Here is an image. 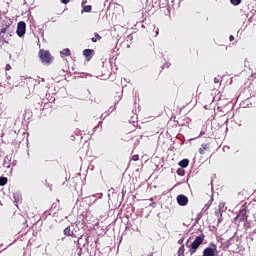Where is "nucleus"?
I'll use <instances>...</instances> for the list:
<instances>
[{
	"label": "nucleus",
	"instance_id": "obj_1",
	"mask_svg": "<svg viewBox=\"0 0 256 256\" xmlns=\"http://www.w3.org/2000/svg\"><path fill=\"white\" fill-rule=\"evenodd\" d=\"M203 241H205V234H200L196 236L194 241L189 245V240L186 242V246L188 247V253L193 256L197 253V249L203 245Z\"/></svg>",
	"mask_w": 256,
	"mask_h": 256
},
{
	"label": "nucleus",
	"instance_id": "obj_2",
	"mask_svg": "<svg viewBox=\"0 0 256 256\" xmlns=\"http://www.w3.org/2000/svg\"><path fill=\"white\" fill-rule=\"evenodd\" d=\"M38 56L40 57V61L44 65H51V63H53V56L51 55V52H49V50L41 49L38 53Z\"/></svg>",
	"mask_w": 256,
	"mask_h": 256
},
{
	"label": "nucleus",
	"instance_id": "obj_3",
	"mask_svg": "<svg viewBox=\"0 0 256 256\" xmlns=\"http://www.w3.org/2000/svg\"><path fill=\"white\" fill-rule=\"evenodd\" d=\"M26 31H27V24L25 23V21L18 22L17 30H16L18 37H23Z\"/></svg>",
	"mask_w": 256,
	"mask_h": 256
},
{
	"label": "nucleus",
	"instance_id": "obj_4",
	"mask_svg": "<svg viewBox=\"0 0 256 256\" xmlns=\"http://www.w3.org/2000/svg\"><path fill=\"white\" fill-rule=\"evenodd\" d=\"M176 199L178 205H180L181 207H185V205L189 203V198H187V196L183 194L178 195Z\"/></svg>",
	"mask_w": 256,
	"mask_h": 256
},
{
	"label": "nucleus",
	"instance_id": "obj_5",
	"mask_svg": "<svg viewBox=\"0 0 256 256\" xmlns=\"http://www.w3.org/2000/svg\"><path fill=\"white\" fill-rule=\"evenodd\" d=\"M83 55L86 57L87 61H90V59L95 55V50L85 49L83 50Z\"/></svg>",
	"mask_w": 256,
	"mask_h": 256
},
{
	"label": "nucleus",
	"instance_id": "obj_6",
	"mask_svg": "<svg viewBox=\"0 0 256 256\" xmlns=\"http://www.w3.org/2000/svg\"><path fill=\"white\" fill-rule=\"evenodd\" d=\"M249 216H247V213L244 211H241L237 216L234 218L235 220L239 219L241 223H245L247 221Z\"/></svg>",
	"mask_w": 256,
	"mask_h": 256
},
{
	"label": "nucleus",
	"instance_id": "obj_7",
	"mask_svg": "<svg viewBox=\"0 0 256 256\" xmlns=\"http://www.w3.org/2000/svg\"><path fill=\"white\" fill-rule=\"evenodd\" d=\"M217 250V248L215 247V249L211 248V247H207L203 250V254L202 256H215V251Z\"/></svg>",
	"mask_w": 256,
	"mask_h": 256
},
{
	"label": "nucleus",
	"instance_id": "obj_8",
	"mask_svg": "<svg viewBox=\"0 0 256 256\" xmlns=\"http://www.w3.org/2000/svg\"><path fill=\"white\" fill-rule=\"evenodd\" d=\"M211 147V144L210 143H204L201 145V147L199 148V154L200 155H205V151H209Z\"/></svg>",
	"mask_w": 256,
	"mask_h": 256
},
{
	"label": "nucleus",
	"instance_id": "obj_9",
	"mask_svg": "<svg viewBox=\"0 0 256 256\" xmlns=\"http://www.w3.org/2000/svg\"><path fill=\"white\" fill-rule=\"evenodd\" d=\"M63 233L64 235H66V237H75V233L73 232V230H71V226L66 227Z\"/></svg>",
	"mask_w": 256,
	"mask_h": 256
},
{
	"label": "nucleus",
	"instance_id": "obj_10",
	"mask_svg": "<svg viewBox=\"0 0 256 256\" xmlns=\"http://www.w3.org/2000/svg\"><path fill=\"white\" fill-rule=\"evenodd\" d=\"M178 165H179L180 167H182V169H185V168L189 167V159H183V160H181V161L178 163Z\"/></svg>",
	"mask_w": 256,
	"mask_h": 256
},
{
	"label": "nucleus",
	"instance_id": "obj_11",
	"mask_svg": "<svg viewBox=\"0 0 256 256\" xmlns=\"http://www.w3.org/2000/svg\"><path fill=\"white\" fill-rule=\"evenodd\" d=\"M177 256H185V244H182L178 251H177Z\"/></svg>",
	"mask_w": 256,
	"mask_h": 256
},
{
	"label": "nucleus",
	"instance_id": "obj_12",
	"mask_svg": "<svg viewBox=\"0 0 256 256\" xmlns=\"http://www.w3.org/2000/svg\"><path fill=\"white\" fill-rule=\"evenodd\" d=\"M103 39L99 33H94V37L91 38L92 43H97V41H101Z\"/></svg>",
	"mask_w": 256,
	"mask_h": 256
},
{
	"label": "nucleus",
	"instance_id": "obj_13",
	"mask_svg": "<svg viewBox=\"0 0 256 256\" xmlns=\"http://www.w3.org/2000/svg\"><path fill=\"white\" fill-rule=\"evenodd\" d=\"M91 9H93L91 5L83 6L82 13H91Z\"/></svg>",
	"mask_w": 256,
	"mask_h": 256
},
{
	"label": "nucleus",
	"instance_id": "obj_14",
	"mask_svg": "<svg viewBox=\"0 0 256 256\" xmlns=\"http://www.w3.org/2000/svg\"><path fill=\"white\" fill-rule=\"evenodd\" d=\"M61 55H64V57H69L71 55V50L68 48H65L64 50L61 51Z\"/></svg>",
	"mask_w": 256,
	"mask_h": 256
},
{
	"label": "nucleus",
	"instance_id": "obj_15",
	"mask_svg": "<svg viewBox=\"0 0 256 256\" xmlns=\"http://www.w3.org/2000/svg\"><path fill=\"white\" fill-rule=\"evenodd\" d=\"M17 219H18V223L19 224H21V223H23V224H25V223H27V220L23 217V215H18L17 216Z\"/></svg>",
	"mask_w": 256,
	"mask_h": 256
},
{
	"label": "nucleus",
	"instance_id": "obj_16",
	"mask_svg": "<svg viewBox=\"0 0 256 256\" xmlns=\"http://www.w3.org/2000/svg\"><path fill=\"white\" fill-rule=\"evenodd\" d=\"M7 181H8L7 177H0V187H4Z\"/></svg>",
	"mask_w": 256,
	"mask_h": 256
},
{
	"label": "nucleus",
	"instance_id": "obj_17",
	"mask_svg": "<svg viewBox=\"0 0 256 256\" xmlns=\"http://www.w3.org/2000/svg\"><path fill=\"white\" fill-rule=\"evenodd\" d=\"M231 5L237 7V5H241V0H230Z\"/></svg>",
	"mask_w": 256,
	"mask_h": 256
},
{
	"label": "nucleus",
	"instance_id": "obj_18",
	"mask_svg": "<svg viewBox=\"0 0 256 256\" xmlns=\"http://www.w3.org/2000/svg\"><path fill=\"white\" fill-rule=\"evenodd\" d=\"M7 29H9V25L2 26V28L0 30V35H1V33H7Z\"/></svg>",
	"mask_w": 256,
	"mask_h": 256
},
{
	"label": "nucleus",
	"instance_id": "obj_19",
	"mask_svg": "<svg viewBox=\"0 0 256 256\" xmlns=\"http://www.w3.org/2000/svg\"><path fill=\"white\" fill-rule=\"evenodd\" d=\"M177 175H180V177H183V175H185V170H183L182 168L177 169Z\"/></svg>",
	"mask_w": 256,
	"mask_h": 256
},
{
	"label": "nucleus",
	"instance_id": "obj_20",
	"mask_svg": "<svg viewBox=\"0 0 256 256\" xmlns=\"http://www.w3.org/2000/svg\"><path fill=\"white\" fill-rule=\"evenodd\" d=\"M131 161H139V154L133 155Z\"/></svg>",
	"mask_w": 256,
	"mask_h": 256
},
{
	"label": "nucleus",
	"instance_id": "obj_21",
	"mask_svg": "<svg viewBox=\"0 0 256 256\" xmlns=\"http://www.w3.org/2000/svg\"><path fill=\"white\" fill-rule=\"evenodd\" d=\"M184 241H185V237H181V238L177 241V243H178V245H183Z\"/></svg>",
	"mask_w": 256,
	"mask_h": 256
},
{
	"label": "nucleus",
	"instance_id": "obj_22",
	"mask_svg": "<svg viewBox=\"0 0 256 256\" xmlns=\"http://www.w3.org/2000/svg\"><path fill=\"white\" fill-rule=\"evenodd\" d=\"M5 71H11V64H6Z\"/></svg>",
	"mask_w": 256,
	"mask_h": 256
},
{
	"label": "nucleus",
	"instance_id": "obj_23",
	"mask_svg": "<svg viewBox=\"0 0 256 256\" xmlns=\"http://www.w3.org/2000/svg\"><path fill=\"white\" fill-rule=\"evenodd\" d=\"M61 1V3H63L64 5H67V3H69V1H71V0H60Z\"/></svg>",
	"mask_w": 256,
	"mask_h": 256
},
{
	"label": "nucleus",
	"instance_id": "obj_24",
	"mask_svg": "<svg viewBox=\"0 0 256 256\" xmlns=\"http://www.w3.org/2000/svg\"><path fill=\"white\" fill-rule=\"evenodd\" d=\"M229 40H230V41H235V37H234L233 35H230V36H229Z\"/></svg>",
	"mask_w": 256,
	"mask_h": 256
},
{
	"label": "nucleus",
	"instance_id": "obj_25",
	"mask_svg": "<svg viewBox=\"0 0 256 256\" xmlns=\"http://www.w3.org/2000/svg\"><path fill=\"white\" fill-rule=\"evenodd\" d=\"M214 83H219V78H214Z\"/></svg>",
	"mask_w": 256,
	"mask_h": 256
},
{
	"label": "nucleus",
	"instance_id": "obj_26",
	"mask_svg": "<svg viewBox=\"0 0 256 256\" xmlns=\"http://www.w3.org/2000/svg\"><path fill=\"white\" fill-rule=\"evenodd\" d=\"M205 135V131H201L199 137Z\"/></svg>",
	"mask_w": 256,
	"mask_h": 256
},
{
	"label": "nucleus",
	"instance_id": "obj_27",
	"mask_svg": "<svg viewBox=\"0 0 256 256\" xmlns=\"http://www.w3.org/2000/svg\"><path fill=\"white\" fill-rule=\"evenodd\" d=\"M83 5H85V2H82V7H83Z\"/></svg>",
	"mask_w": 256,
	"mask_h": 256
}]
</instances>
